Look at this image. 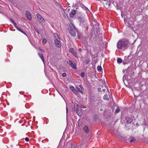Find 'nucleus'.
Returning a JSON list of instances; mask_svg holds the SVG:
<instances>
[{"mask_svg": "<svg viewBox=\"0 0 148 148\" xmlns=\"http://www.w3.org/2000/svg\"><path fill=\"white\" fill-rule=\"evenodd\" d=\"M129 43V41L127 39L120 40L117 42V48L119 49H121L123 48L126 49L127 48Z\"/></svg>", "mask_w": 148, "mask_h": 148, "instance_id": "f257e3e1", "label": "nucleus"}, {"mask_svg": "<svg viewBox=\"0 0 148 148\" xmlns=\"http://www.w3.org/2000/svg\"><path fill=\"white\" fill-rule=\"evenodd\" d=\"M68 29L70 34L72 36H75L77 32V30L72 24L69 25Z\"/></svg>", "mask_w": 148, "mask_h": 148, "instance_id": "f03ea898", "label": "nucleus"}, {"mask_svg": "<svg viewBox=\"0 0 148 148\" xmlns=\"http://www.w3.org/2000/svg\"><path fill=\"white\" fill-rule=\"evenodd\" d=\"M125 122L126 124H128L131 123L133 121V119L131 117H129L127 116L125 117ZM126 125V124L125 125Z\"/></svg>", "mask_w": 148, "mask_h": 148, "instance_id": "7ed1b4c3", "label": "nucleus"}, {"mask_svg": "<svg viewBox=\"0 0 148 148\" xmlns=\"http://www.w3.org/2000/svg\"><path fill=\"white\" fill-rule=\"evenodd\" d=\"M37 17L38 18V20L40 23H44L45 22L44 19L39 14H37Z\"/></svg>", "mask_w": 148, "mask_h": 148, "instance_id": "20e7f679", "label": "nucleus"}, {"mask_svg": "<svg viewBox=\"0 0 148 148\" xmlns=\"http://www.w3.org/2000/svg\"><path fill=\"white\" fill-rule=\"evenodd\" d=\"M69 64H70L73 68L75 69H76L77 66L74 62L71 60H69Z\"/></svg>", "mask_w": 148, "mask_h": 148, "instance_id": "39448f33", "label": "nucleus"}, {"mask_svg": "<svg viewBox=\"0 0 148 148\" xmlns=\"http://www.w3.org/2000/svg\"><path fill=\"white\" fill-rule=\"evenodd\" d=\"M25 15L27 18L30 20L31 21L32 19L31 14L28 11H27L25 12Z\"/></svg>", "mask_w": 148, "mask_h": 148, "instance_id": "423d86ee", "label": "nucleus"}, {"mask_svg": "<svg viewBox=\"0 0 148 148\" xmlns=\"http://www.w3.org/2000/svg\"><path fill=\"white\" fill-rule=\"evenodd\" d=\"M54 42L56 47H61V45L60 43V41H59V40H58V39L55 40Z\"/></svg>", "mask_w": 148, "mask_h": 148, "instance_id": "0eeeda50", "label": "nucleus"}, {"mask_svg": "<svg viewBox=\"0 0 148 148\" xmlns=\"http://www.w3.org/2000/svg\"><path fill=\"white\" fill-rule=\"evenodd\" d=\"M76 12L75 10H72L70 13V16L71 17H73L75 15Z\"/></svg>", "mask_w": 148, "mask_h": 148, "instance_id": "6e6552de", "label": "nucleus"}, {"mask_svg": "<svg viewBox=\"0 0 148 148\" xmlns=\"http://www.w3.org/2000/svg\"><path fill=\"white\" fill-rule=\"evenodd\" d=\"M83 130L86 133H88L89 132V129L88 126L86 125L84 127Z\"/></svg>", "mask_w": 148, "mask_h": 148, "instance_id": "1a4fd4ad", "label": "nucleus"}, {"mask_svg": "<svg viewBox=\"0 0 148 148\" xmlns=\"http://www.w3.org/2000/svg\"><path fill=\"white\" fill-rule=\"evenodd\" d=\"M38 54L40 57L41 58V60H42V62H44V59L43 57V55L41 53H38Z\"/></svg>", "mask_w": 148, "mask_h": 148, "instance_id": "9d476101", "label": "nucleus"}, {"mask_svg": "<svg viewBox=\"0 0 148 148\" xmlns=\"http://www.w3.org/2000/svg\"><path fill=\"white\" fill-rule=\"evenodd\" d=\"M108 95L107 94H105L103 97V98L104 100L106 101H108L109 100V98L108 97Z\"/></svg>", "mask_w": 148, "mask_h": 148, "instance_id": "9b49d317", "label": "nucleus"}, {"mask_svg": "<svg viewBox=\"0 0 148 148\" xmlns=\"http://www.w3.org/2000/svg\"><path fill=\"white\" fill-rule=\"evenodd\" d=\"M77 36L79 39H80L81 38L82 36V34L81 33H80L78 32L77 31Z\"/></svg>", "mask_w": 148, "mask_h": 148, "instance_id": "f8f14e48", "label": "nucleus"}, {"mask_svg": "<svg viewBox=\"0 0 148 148\" xmlns=\"http://www.w3.org/2000/svg\"><path fill=\"white\" fill-rule=\"evenodd\" d=\"M117 61L118 63H121L122 62V60L120 58H119L117 59Z\"/></svg>", "mask_w": 148, "mask_h": 148, "instance_id": "ddd939ff", "label": "nucleus"}, {"mask_svg": "<svg viewBox=\"0 0 148 148\" xmlns=\"http://www.w3.org/2000/svg\"><path fill=\"white\" fill-rule=\"evenodd\" d=\"M97 70L99 72L101 71L102 70L101 67L100 66H98L97 68Z\"/></svg>", "mask_w": 148, "mask_h": 148, "instance_id": "4468645a", "label": "nucleus"}, {"mask_svg": "<svg viewBox=\"0 0 148 148\" xmlns=\"http://www.w3.org/2000/svg\"><path fill=\"white\" fill-rule=\"evenodd\" d=\"M77 90L79 92H80L82 94H83V92L80 88L79 87H76Z\"/></svg>", "mask_w": 148, "mask_h": 148, "instance_id": "2eb2a0df", "label": "nucleus"}, {"mask_svg": "<svg viewBox=\"0 0 148 148\" xmlns=\"http://www.w3.org/2000/svg\"><path fill=\"white\" fill-rule=\"evenodd\" d=\"M77 146V144H75L74 145L71 144V148H75Z\"/></svg>", "mask_w": 148, "mask_h": 148, "instance_id": "dca6fc26", "label": "nucleus"}, {"mask_svg": "<svg viewBox=\"0 0 148 148\" xmlns=\"http://www.w3.org/2000/svg\"><path fill=\"white\" fill-rule=\"evenodd\" d=\"M136 140V139L134 137H132L130 141V143L134 142Z\"/></svg>", "mask_w": 148, "mask_h": 148, "instance_id": "f3484780", "label": "nucleus"}, {"mask_svg": "<svg viewBox=\"0 0 148 148\" xmlns=\"http://www.w3.org/2000/svg\"><path fill=\"white\" fill-rule=\"evenodd\" d=\"M71 108L73 112H75L76 111L75 109V107L74 106H73V105H72L71 106Z\"/></svg>", "mask_w": 148, "mask_h": 148, "instance_id": "a211bd4d", "label": "nucleus"}, {"mask_svg": "<svg viewBox=\"0 0 148 148\" xmlns=\"http://www.w3.org/2000/svg\"><path fill=\"white\" fill-rule=\"evenodd\" d=\"M82 110L81 108V107L79 106L78 105H77V111H81Z\"/></svg>", "mask_w": 148, "mask_h": 148, "instance_id": "6ab92c4d", "label": "nucleus"}, {"mask_svg": "<svg viewBox=\"0 0 148 148\" xmlns=\"http://www.w3.org/2000/svg\"><path fill=\"white\" fill-rule=\"evenodd\" d=\"M77 113L78 115H81L82 114V112L81 111L77 110Z\"/></svg>", "mask_w": 148, "mask_h": 148, "instance_id": "aec40b11", "label": "nucleus"}, {"mask_svg": "<svg viewBox=\"0 0 148 148\" xmlns=\"http://www.w3.org/2000/svg\"><path fill=\"white\" fill-rule=\"evenodd\" d=\"M13 24H14V26L16 28L17 30H19V28L16 26V24L15 22Z\"/></svg>", "mask_w": 148, "mask_h": 148, "instance_id": "412c9836", "label": "nucleus"}, {"mask_svg": "<svg viewBox=\"0 0 148 148\" xmlns=\"http://www.w3.org/2000/svg\"><path fill=\"white\" fill-rule=\"evenodd\" d=\"M69 51L71 53H73V52H74V49L73 48H71L69 49Z\"/></svg>", "mask_w": 148, "mask_h": 148, "instance_id": "4be33fe9", "label": "nucleus"}, {"mask_svg": "<svg viewBox=\"0 0 148 148\" xmlns=\"http://www.w3.org/2000/svg\"><path fill=\"white\" fill-rule=\"evenodd\" d=\"M72 91L74 93V94L75 95H77V94L78 92L77 91V90L75 89L74 90H73Z\"/></svg>", "mask_w": 148, "mask_h": 148, "instance_id": "5701e85b", "label": "nucleus"}, {"mask_svg": "<svg viewBox=\"0 0 148 148\" xmlns=\"http://www.w3.org/2000/svg\"><path fill=\"white\" fill-rule=\"evenodd\" d=\"M18 31H20L24 34H25L26 35H27V34L24 32L21 29L19 28V30H18Z\"/></svg>", "mask_w": 148, "mask_h": 148, "instance_id": "b1692460", "label": "nucleus"}, {"mask_svg": "<svg viewBox=\"0 0 148 148\" xmlns=\"http://www.w3.org/2000/svg\"><path fill=\"white\" fill-rule=\"evenodd\" d=\"M85 73L84 72H82L81 73L80 76L82 77H84Z\"/></svg>", "mask_w": 148, "mask_h": 148, "instance_id": "393cba45", "label": "nucleus"}, {"mask_svg": "<svg viewBox=\"0 0 148 148\" xmlns=\"http://www.w3.org/2000/svg\"><path fill=\"white\" fill-rule=\"evenodd\" d=\"M54 36H55L56 39H58L59 40H60V38L58 37L57 34L55 33L54 34Z\"/></svg>", "mask_w": 148, "mask_h": 148, "instance_id": "a878e982", "label": "nucleus"}, {"mask_svg": "<svg viewBox=\"0 0 148 148\" xmlns=\"http://www.w3.org/2000/svg\"><path fill=\"white\" fill-rule=\"evenodd\" d=\"M72 54H73V55L74 56L78 58V56H77V53H76V52H75V51H74V52H73L72 53Z\"/></svg>", "mask_w": 148, "mask_h": 148, "instance_id": "bb28decb", "label": "nucleus"}, {"mask_svg": "<svg viewBox=\"0 0 148 148\" xmlns=\"http://www.w3.org/2000/svg\"><path fill=\"white\" fill-rule=\"evenodd\" d=\"M70 89L71 90L73 91L75 88L73 86H71L70 87Z\"/></svg>", "mask_w": 148, "mask_h": 148, "instance_id": "cd10ccee", "label": "nucleus"}, {"mask_svg": "<svg viewBox=\"0 0 148 148\" xmlns=\"http://www.w3.org/2000/svg\"><path fill=\"white\" fill-rule=\"evenodd\" d=\"M119 111H120V109L118 107V108L116 110L115 112L116 113H117L119 112Z\"/></svg>", "mask_w": 148, "mask_h": 148, "instance_id": "c85d7f7f", "label": "nucleus"}, {"mask_svg": "<svg viewBox=\"0 0 148 148\" xmlns=\"http://www.w3.org/2000/svg\"><path fill=\"white\" fill-rule=\"evenodd\" d=\"M43 43L44 44H45L47 42V40L46 39H44L42 41Z\"/></svg>", "mask_w": 148, "mask_h": 148, "instance_id": "c756f323", "label": "nucleus"}, {"mask_svg": "<svg viewBox=\"0 0 148 148\" xmlns=\"http://www.w3.org/2000/svg\"><path fill=\"white\" fill-rule=\"evenodd\" d=\"M83 6H84V8H83L85 10H88V11H89V10L88 9V8H87L85 6H84V5H83Z\"/></svg>", "mask_w": 148, "mask_h": 148, "instance_id": "7c9ffc66", "label": "nucleus"}, {"mask_svg": "<svg viewBox=\"0 0 148 148\" xmlns=\"http://www.w3.org/2000/svg\"><path fill=\"white\" fill-rule=\"evenodd\" d=\"M90 60H87L86 61V63L87 64H88L90 62Z\"/></svg>", "mask_w": 148, "mask_h": 148, "instance_id": "2f4dec72", "label": "nucleus"}, {"mask_svg": "<svg viewBox=\"0 0 148 148\" xmlns=\"http://www.w3.org/2000/svg\"><path fill=\"white\" fill-rule=\"evenodd\" d=\"M39 48V49H40V50L42 52H44H44H45V50H44V49H40V48Z\"/></svg>", "mask_w": 148, "mask_h": 148, "instance_id": "473e14b6", "label": "nucleus"}, {"mask_svg": "<svg viewBox=\"0 0 148 148\" xmlns=\"http://www.w3.org/2000/svg\"><path fill=\"white\" fill-rule=\"evenodd\" d=\"M79 86L80 88H81V90H82V89L83 90V88L82 86L81 85H79Z\"/></svg>", "mask_w": 148, "mask_h": 148, "instance_id": "72a5a7b5", "label": "nucleus"}, {"mask_svg": "<svg viewBox=\"0 0 148 148\" xmlns=\"http://www.w3.org/2000/svg\"><path fill=\"white\" fill-rule=\"evenodd\" d=\"M10 20L12 22V23L15 22L14 21L12 18H10Z\"/></svg>", "mask_w": 148, "mask_h": 148, "instance_id": "f704fd0d", "label": "nucleus"}, {"mask_svg": "<svg viewBox=\"0 0 148 148\" xmlns=\"http://www.w3.org/2000/svg\"><path fill=\"white\" fill-rule=\"evenodd\" d=\"M25 140L26 141H29V139L28 138H27V137H26L25 138Z\"/></svg>", "mask_w": 148, "mask_h": 148, "instance_id": "c9c22d12", "label": "nucleus"}, {"mask_svg": "<svg viewBox=\"0 0 148 148\" xmlns=\"http://www.w3.org/2000/svg\"><path fill=\"white\" fill-rule=\"evenodd\" d=\"M66 74L65 73H63L62 74V76L63 77H65L66 76Z\"/></svg>", "mask_w": 148, "mask_h": 148, "instance_id": "e433bc0d", "label": "nucleus"}, {"mask_svg": "<svg viewBox=\"0 0 148 148\" xmlns=\"http://www.w3.org/2000/svg\"><path fill=\"white\" fill-rule=\"evenodd\" d=\"M81 107L82 108H86V106L84 105H82Z\"/></svg>", "mask_w": 148, "mask_h": 148, "instance_id": "4c0bfd02", "label": "nucleus"}, {"mask_svg": "<svg viewBox=\"0 0 148 148\" xmlns=\"http://www.w3.org/2000/svg\"><path fill=\"white\" fill-rule=\"evenodd\" d=\"M102 91L103 92H105L106 91V89H103Z\"/></svg>", "mask_w": 148, "mask_h": 148, "instance_id": "58836bf2", "label": "nucleus"}, {"mask_svg": "<svg viewBox=\"0 0 148 148\" xmlns=\"http://www.w3.org/2000/svg\"><path fill=\"white\" fill-rule=\"evenodd\" d=\"M98 90L99 91H100L101 90V88H98Z\"/></svg>", "mask_w": 148, "mask_h": 148, "instance_id": "ea45409f", "label": "nucleus"}, {"mask_svg": "<svg viewBox=\"0 0 148 148\" xmlns=\"http://www.w3.org/2000/svg\"><path fill=\"white\" fill-rule=\"evenodd\" d=\"M34 29H35V30L36 31V30H37V28H35V27H34Z\"/></svg>", "mask_w": 148, "mask_h": 148, "instance_id": "a19ab883", "label": "nucleus"}, {"mask_svg": "<svg viewBox=\"0 0 148 148\" xmlns=\"http://www.w3.org/2000/svg\"><path fill=\"white\" fill-rule=\"evenodd\" d=\"M36 32L38 34H39V32L38 30H36Z\"/></svg>", "mask_w": 148, "mask_h": 148, "instance_id": "79ce46f5", "label": "nucleus"}, {"mask_svg": "<svg viewBox=\"0 0 148 148\" xmlns=\"http://www.w3.org/2000/svg\"><path fill=\"white\" fill-rule=\"evenodd\" d=\"M79 50L80 51H81L82 50V49H79Z\"/></svg>", "mask_w": 148, "mask_h": 148, "instance_id": "37998d69", "label": "nucleus"}, {"mask_svg": "<svg viewBox=\"0 0 148 148\" xmlns=\"http://www.w3.org/2000/svg\"><path fill=\"white\" fill-rule=\"evenodd\" d=\"M66 112H67L68 111V110H67V108H66Z\"/></svg>", "mask_w": 148, "mask_h": 148, "instance_id": "c03bdc74", "label": "nucleus"}]
</instances>
